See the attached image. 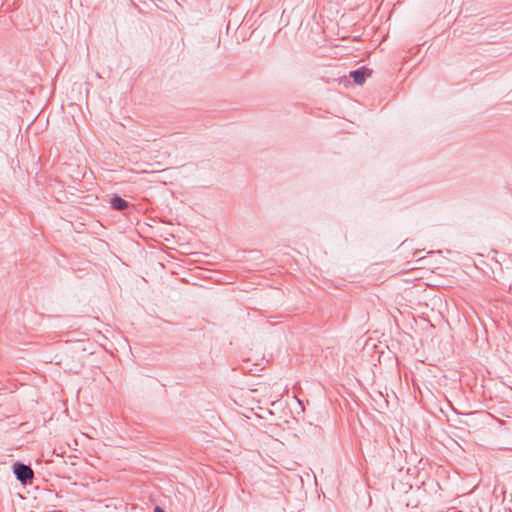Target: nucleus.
Returning a JSON list of instances; mask_svg holds the SVG:
<instances>
[{
    "instance_id": "1",
    "label": "nucleus",
    "mask_w": 512,
    "mask_h": 512,
    "mask_svg": "<svg viewBox=\"0 0 512 512\" xmlns=\"http://www.w3.org/2000/svg\"><path fill=\"white\" fill-rule=\"evenodd\" d=\"M13 472L22 483H26L27 480L32 479V469L21 463H15L13 465Z\"/></svg>"
},
{
    "instance_id": "2",
    "label": "nucleus",
    "mask_w": 512,
    "mask_h": 512,
    "mask_svg": "<svg viewBox=\"0 0 512 512\" xmlns=\"http://www.w3.org/2000/svg\"><path fill=\"white\" fill-rule=\"evenodd\" d=\"M370 75V72L365 70H356L350 73V76L354 79L355 83L361 85L365 82L366 77Z\"/></svg>"
},
{
    "instance_id": "3",
    "label": "nucleus",
    "mask_w": 512,
    "mask_h": 512,
    "mask_svg": "<svg viewBox=\"0 0 512 512\" xmlns=\"http://www.w3.org/2000/svg\"><path fill=\"white\" fill-rule=\"evenodd\" d=\"M111 204H112L113 208H115L117 210H123L127 207V202L124 199L117 197V196H115L111 199Z\"/></svg>"
},
{
    "instance_id": "4",
    "label": "nucleus",
    "mask_w": 512,
    "mask_h": 512,
    "mask_svg": "<svg viewBox=\"0 0 512 512\" xmlns=\"http://www.w3.org/2000/svg\"><path fill=\"white\" fill-rule=\"evenodd\" d=\"M154 512H164V510L162 508H160V507H156L154 509Z\"/></svg>"
}]
</instances>
